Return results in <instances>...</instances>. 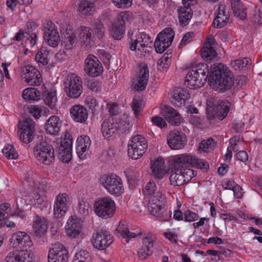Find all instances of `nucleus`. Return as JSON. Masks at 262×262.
Returning a JSON list of instances; mask_svg holds the SVG:
<instances>
[{
    "instance_id": "nucleus-1",
    "label": "nucleus",
    "mask_w": 262,
    "mask_h": 262,
    "mask_svg": "<svg viewBox=\"0 0 262 262\" xmlns=\"http://www.w3.org/2000/svg\"><path fill=\"white\" fill-rule=\"evenodd\" d=\"M209 72L208 66L205 63H200L193 67L186 76L185 84L190 89H196L203 86L207 78L210 83L215 84L221 90L231 89L234 84L232 73L223 63L211 67Z\"/></svg>"
},
{
    "instance_id": "nucleus-2",
    "label": "nucleus",
    "mask_w": 262,
    "mask_h": 262,
    "mask_svg": "<svg viewBox=\"0 0 262 262\" xmlns=\"http://www.w3.org/2000/svg\"><path fill=\"white\" fill-rule=\"evenodd\" d=\"M34 155L37 159L42 163L50 165L54 161V150L52 146L46 141H42L36 144L33 148Z\"/></svg>"
},
{
    "instance_id": "nucleus-3",
    "label": "nucleus",
    "mask_w": 262,
    "mask_h": 262,
    "mask_svg": "<svg viewBox=\"0 0 262 262\" xmlns=\"http://www.w3.org/2000/svg\"><path fill=\"white\" fill-rule=\"evenodd\" d=\"M102 185L111 194L119 196L124 192L122 181L116 174L103 175L100 178Z\"/></svg>"
},
{
    "instance_id": "nucleus-4",
    "label": "nucleus",
    "mask_w": 262,
    "mask_h": 262,
    "mask_svg": "<svg viewBox=\"0 0 262 262\" xmlns=\"http://www.w3.org/2000/svg\"><path fill=\"white\" fill-rule=\"evenodd\" d=\"M64 84V92L67 95L71 98H78L83 92L82 79L75 74L68 76Z\"/></svg>"
},
{
    "instance_id": "nucleus-5",
    "label": "nucleus",
    "mask_w": 262,
    "mask_h": 262,
    "mask_svg": "<svg viewBox=\"0 0 262 262\" xmlns=\"http://www.w3.org/2000/svg\"><path fill=\"white\" fill-rule=\"evenodd\" d=\"M148 145L145 138L140 135L132 138L128 144V156L132 159H138L145 152Z\"/></svg>"
},
{
    "instance_id": "nucleus-6",
    "label": "nucleus",
    "mask_w": 262,
    "mask_h": 262,
    "mask_svg": "<svg viewBox=\"0 0 262 262\" xmlns=\"http://www.w3.org/2000/svg\"><path fill=\"white\" fill-rule=\"evenodd\" d=\"M72 136L66 132L63 140L60 143H57L55 150L57 156L63 162L68 163L72 159Z\"/></svg>"
},
{
    "instance_id": "nucleus-7",
    "label": "nucleus",
    "mask_w": 262,
    "mask_h": 262,
    "mask_svg": "<svg viewBox=\"0 0 262 262\" xmlns=\"http://www.w3.org/2000/svg\"><path fill=\"white\" fill-rule=\"evenodd\" d=\"M94 210L96 214L103 219L111 217L115 213V202L109 197H104L96 201Z\"/></svg>"
},
{
    "instance_id": "nucleus-8",
    "label": "nucleus",
    "mask_w": 262,
    "mask_h": 262,
    "mask_svg": "<svg viewBox=\"0 0 262 262\" xmlns=\"http://www.w3.org/2000/svg\"><path fill=\"white\" fill-rule=\"evenodd\" d=\"M174 36V32L170 28L164 29L157 36L154 42L157 53H162L171 44Z\"/></svg>"
},
{
    "instance_id": "nucleus-9",
    "label": "nucleus",
    "mask_w": 262,
    "mask_h": 262,
    "mask_svg": "<svg viewBox=\"0 0 262 262\" xmlns=\"http://www.w3.org/2000/svg\"><path fill=\"white\" fill-rule=\"evenodd\" d=\"M18 134L20 139L25 143H30L34 138L35 122L30 118H26L18 124Z\"/></svg>"
},
{
    "instance_id": "nucleus-10",
    "label": "nucleus",
    "mask_w": 262,
    "mask_h": 262,
    "mask_svg": "<svg viewBox=\"0 0 262 262\" xmlns=\"http://www.w3.org/2000/svg\"><path fill=\"white\" fill-rule=\"evenodd\" d=\"M21 78L30 85H40L42 81L38 70L31 65H26L21 70Z\"/></svg>"
},
{
    "instance_id": "nucleus-11",
    "label": "nucleus",
    "mask_w": 262,
    "mask_h": 262,
    "mask_svg": "<svg viewBox=\"0 0 262 262\" xmlns=\"http://www.w3.org/2000/svg\"><path fill=\"white\" fill-rule=\"evenodd\" d=\"M43 38L46 42L52 47L58 45L60 41L59 34L55 24L48 21L45 25L43 28Z\"/></svg>"
},
{
    "instance_id": "nucleus-12",
    "label": "nucleus",
    "mask_w": 262,
    "mask_h": 262,
    "mask_svg": "<svg viewBox=\"0 0 262 262\" xmlns=\"http://www.w3.org/2000/svg\"><path fill=\"white\" fill-rule=\"evenodd\" d=\"M84 71L90 76L95 77L103 72V67L98 59L95 56L89 55L84 61Z\"/></svg>"
},
{
    "instance_id": "nucleus-13",
    "label": "nucleus",
    "mask_w": 262,
    "mask_h": 262,
    "mask_svg": "<svg viewBox=\"0 0 262 262\" xmlns=\"http://www.w3.org/2000/svg\"><path fill=\"white\" fill-rule=\"evenodd\" d=\"M69 258V252L60 243L54 245L48 253V262H67Z\"/></svg>"
},
{
    "instance_id": "nucleus-14",
    "label": "nucleus",
    "mask_w": 262,
    "mask_h": 262,
    "mask_svg": "<svg viewBox=\"0 0 262 262\" xmlns=\"http://www.w3.org/2000/svg\"><path fill=\"white\" fill-rule=\"evenodd\" d=\"M69 197L66 193H60L56 196L54 204V215L57 219L63 216L69 209Z\"/></svg>"
},
{
    "instance_id": "nucleus-15",
    "label": "nucleus",
    "mask_w": 262,
    "mask_h": 262,
    "mask_svg": "<svg viewBox=\"0 0 262 262\" xmlns=\"http://www.w3.org/2000/svg\"><path fill=\"white\" fill-rule=\"evenodd\" d=\"M167 140L168 146L173 150L183 149L187 143L185 134L178 130L170 131Z\"/></svg>"
},
{
    "instance_id": "nucleus-16",
    "label": "nucleus",
    "mask_w": 262,
    "mask_h": 262,
    "mask_svg": "<svg viewBox=\"0 0 262 262\" xmlns=\"http://www.w3.org/2000/svg\"><path fill=\"white\" fill-rule=\"evenodd\" d=\"M10 240L14 248L21 250H28L33 245L29 235L25 232L18 231L14 233Z\"/></svg>"
},
{
    "instance_id": "nucleus-17",
    "label": "nucleus",
    "mask_w": 262,
    "mask_h": 262,
    "mask_svg": "<svg viewBox=\"0 0 262 262\" xmlns=\"http://www.w3.org/2000/svg\"><path fill=\"white\" fill-rule=\"evenodd\" d=\"M113 242V237L108 231L101 230L93 236L92 242L93 246L98 249H105Z\"/></svg>"
},
{
    "instance_id": "nucleus-18",
    "label": "nucleus",
    "mask_w": 262,
    "mask_h": 262,
    "mask_svg": "<svg viewBox=\"0 0 262 262\" xmlns=\"http://www.w3.org/2000/svg\"><path fill=\"white\" fill-rule=\"evenodd\" d=\"M197 157L188 154L176 155L172 160V165L174 169L183 168L187 165H197Z\"/></svg>"
},
{
    "instance_id": "nucleus-19",
    "label": "nucleus",
    "mask_w": 262,
    "mask_h": 262,
    "mask_svg": "<svg viewBox=\"0 0 262 262\" xmlns=\"http://www.w3.org/2000/svg\"><path fill=\"white\" fill-rule=\"evenodd\" d=\"M35 257L29 250L9 252L5 258L6 262H32Z\"/></svg>"
},
{
    "instance_id": "nucleus-20",
    "label": "nucleus",
    "mask_w": 262,
    "mask_h": 262,
    "mask_svg": "<svg viewBox=\"0 0 262 262\" xmlns=\"http://www.w3.org/2000/svg\"><path fill=\"white\" fill-rule=\"evenodd\" d=\"M212 25L215 28H222L227 24L229 19V12L226 5L221 4L218 7Z\"/></svg>"
},
{
    "instance_id": "nucleus-21",
    "label": "nucleus",
    "mask_w": 262,
    "mask_h": 262,
    "mask_svg": "<svg viewBox=\"0 0 262 262\" xmlns=\"http://www.w3.org/2000/svg\"><path fill=\"white\" fill-rule=\"evenodd\" d=\"M148 210L152 215L163 221H167L171 217V212L165 208V205L148 204Z\"/></svg>"
},
{
    "instance_id": "nucleus-22",
    "label": "nucleus",
    "mask_w": 262,
    "mask_h": 262,
    "mask_svg": "<svg viewBox=\"0 0 262 262\" xmlns=\"http://www.w3.org/2000/svg\"><path fill=\"white\" fill-rule=\"evenodd\" d=\"M76 152L80 159H84L88 153V150L91 144V141L86 135L81 136L76 141Z\"/></svg>"
},
{
    "instance_id": "nucleus-23",
    "label": "nucleus",
    "mask_w": 262,
    "mask_h": 262,
    "mask_svg": "<svg viewBox=\"0 0 262 262\" xmlns=\"http://www.w3.org/2000/svg\"><path fill=\"white\" fill-rule=\"evenodd\" d=\"M177 12L181 25H186L192 16L193 12L190 3L183 2L182 6L178 7Z\"/></svg>"
},
{
    "instance_id": "nucleus-24",
    "label": "nucleus",
    "mask_w": 262,
    "mask_h": 262,
    "mask_svg": "<svg viewBox=\"0 0 262 262\" xmlns=\"http://www.w3.org/2000/svg\"><path fill=\"white\" fill-rule=\"evenodd\" d=\"M155 239L151 236H147L143 239V245L139 249L138 254L141 259H146L153 252Z\"/></svg>"
},
{
    "instance_id": "nucleus-25",
    "label": "nucleus",
    "mask_w": 262,
    "mask_h": 262,
    "mask_svg": "<svg viewBox=\"0 0 262 262\" xmlns=\"http://www.w3.org/2000/svg\"><path fill=\"white\" fill-rule=\"evenodd\" d=\"M125 31V21L122 16H119L117 21L112 24L111 35L116 40H121L123 37Z\"/></svg>"
},
{
    "instance_id": "nucleus-26",
    "label": "nucleus",
    "mask_w": 262,
    "mask_h": 262,
    "mask_svg": "<svg viewBox=\"0 0 262 262\" xmlns=\"http://www.w3.org/2000/svg\"><path fill=\"white\" fill-rule=\"evenodd\" d=\"M189 98V94L186 90L178 88L173 92L171 101L175 106L181 107L185 105L186 100Z\"/></svg>"
},
{
    "instance_id": "nucleus-27",
    "label": "nucleus",
    "mask_w": 262,
    "mask_h": 262,
    "mask_svg": "<svg viewBox=\"0 0 262 262\" xmlns=\"http://www.w3.org/2000/svg\"><path fill=\"white\" fill-rule=\"evenodd\" d=\"M92 30L88 27L82 26L79 29V38L81 45L86 48L91 47L94 43Z\"/></svg>"
},
{
    "instance_id": "nucleus-28",
    "label": "nucleus",
    "mask_w": 262,
    "mask_h": 262,
    "mask_svg": "<svg viewBox=\"0 0 262 262\" xmlns=\"http://www.w3.org/2000/svg\"><path fill=\"white\" fill-rule=\"evenodd\" d=\"M72 119L76 122L83 123L88 117L87 110L82 105H75L70 109Z\"/></svg>"
},
{
    "instance_id": "nucleus-29",
    "label": "nucleus",
    "mask_w": 262,
    "mask_h": 262,
    "mask_svg": "<svg viewBox=\"0 0 262 262\" xmlns=\"http://www.w3.org/2000/svg\"><path fill=\"white\" fill-rule=\"evenodd\" d=\"M162 114L171 125H179L180 124V115L172 107L169 106H164L162 110Z\"/></svg>"
},
{
    "instance_id": "nucleus-30",
    "label": "nucleus",
    "mask_w": 262,
    "mask_h": 262,
    "mask_svg": "<svg viewBox=\"0 0 262 262\" xmlns=\"http://www.w3.org/2000/svg\"><path fill=\"white\" fill-rule=\"evenodd\" d=\"M66 227L67 234L72 237H76L81 232V224L77 219L70 218Z\"/></svg>"
},
{
    "instance_id": "nucleus-31",
    "label": "nucleus",
    "mask_w": 262,
    "mask_h": 262,
    "mask_svg": "<svg viewBox=\"0 0 262 262\" xmlns=\"http://www.w3.org/2000/svg\"><path fill=\"white\" fill-rule=\"evenodd\" d=\"M47 230V224L45 219L36 215L33 224V235L40 237L46 232Z\"/></svg>"
},
{
    "instance_id": "nucleus-32",
    "label": "nucleus",
    "mask_w": 262,
    "mask_h": 262,
    "mask_svg": "<svg viewBox=\"0 0 262 262\" xmlns=\"http://www.w3.org/2000/svg\"><path fill=\"white\" fill-rule=\"evenodd\" d=\"M97 0H80L78 10L82 16H90L95 11V3Z\"/></svg>"
},
{
    "instance_id": "nucleus-33",
    "label": "nucleus",
    "mask_w": 262,
    "mask_h": 262,
    "mask_svg": "<svg viewBox=\"0 0 262 262\" xmlns=\"http://www.w3.org/2000/svg\"><path fill=\"white\" fill-rule=\"evenodd\" d=\"M61 126V123L58 117L52 116L46 123V129L47 132L50 134L56 135L59 133Z\"/></svg>"
},
{
    "instance_id": "nucleus-34",
    "label": "nucleus",
    "mask_w": 262,
    "mask_h": 262,
    "mask_svg": "<svg viewBox=\"0 0 262 262\" xmlns=\"http://www.w3.org/2000/svg\"><path fill=\"white\" fill-rule=\"evenodd\" d=\"M234 16L241 20L247 16L246 8L241 3V0H230Z\"/></svg>"
},
{
    "instance_id": "nucleus-35",
    "label": "nucleus",
    "mask_w": 262,
    "mask_h": 262,
    "mask_svg": "<svg viewBox=\"0 0 262 262\" xmlns=\"http://www.w3.org/2000/svg\"><path fill=\"white\" fill-rule=\"evenodd\" d=\"M164 163L163 159H158L152 164V172L155 178L162 179L166 173Z\"/></svg>"
},
{
    "instance_id": "nucleus-36",
    "label": "nucleus",
    "mask_w": 262,
    "mask_h": 262,
    "mask_svg": "<svg viewBox=\"0 0 262 262\" xmlns=\"http://www.w3.org/2000/svg\"><path fill=\"white\" fill-rule=\"evenodd\" d=\"M116 232L118 236H121L126 239H130L136 237L140 233L136 234L134 232H131L129 231L128 225L125 221L120 222L118 227L116 229Z\"/></svg>"
},
{
    "instance_id": "nucleus-37",
    "label": "nucleus",
    "mask_w": 262,
    "mask_h": 262,
    "mask_svg": "<svg viewBox=\"0 0 262 262\" xmlns=\"http://www.w3.org/2000/svg\"><path fill=\"white\" fill-rule=\"evenodd\" d=\"M231 103L227 100H224L219 102L216 106V117L220 120H222L227 115Z\"/></svg>"
},
{
    "instance_id": "nucleus-38",
    "label": "nucleus",
    "mask_w": 262,
    "mask_h": 262,
    "mask_svg": "<svg viewBox=\"0 0 262 262\" xmlns=\"http://www.w3.org/2000/svg\"><path fill=\"white\" fill-rule=\"evenodd\" d=\"M101 132L103 136L109 139L116 132V126L108 120H104L101 125Z\"/></svg>"
},
{
    "instance_id": "nucleus-39",
    "label": "nucleus",
    "mask_w": 262,
    "mask_h": 262,
    "mask_svg": "<svg viewBox=\"0 0 262 262\" xmlns=\"http://www.w3.org/2000/svg\"><path fill=\"white\" fill-rule=\"evenodd\" d=\"M42 97L46 104L48 105L51 109H53L55 107L57 99L56 91L54 89L45 91L42 95Z\"/></svg>"
},
{
    "instance_id": "nucleus-40",
    "label": "nucleus",
    "mask_w": 262,
    "mask_h": 262,
    "mask_svg": "<svg viewBox=\"0 0 262 262\" xmlns=\"http://www.w3.org/2000/svg\"><path fill=\"white\" fill-rule=\"evenodd\" d=\"M202 57L207 61L210 62L215 60L216 58L217 53L212 47L204 46L201 50Z\"/></svg>"
},
{
    "instance_id": "nucleus-41",
    "label": "nucleus",
    "mask_w": 262,
    "mask_h": 262,
    "mask_svg": "<svg viewBox=\"0 0 262 262\" xmlns=\"http://www.w3.org/2000/svg\"><path fill=\"white\" fill-rule=\"evenodd\" d=\"M22 96L26 100H38L40 98V93L35 88H29L24 90Z\"/></svg>"
},
{
    "instance_id": "nucleus-42",
    "label": "nucleus",
    "mask_w": 262,
    "mask_h": 262,
    "mask_svg": "<svg viewBox=\"0 0 262 262\" xmlns=\"http://www.w3.org/2000/svg\"><path fill=\"white\" fill-rule=\"evenodd\" d=\"M175 169L176 170V171L172 173L169 177L171 184L175 186H181L186 183L185 180V179H184L183 174L182 173V170H181L180 169Z\"/></svg>"
},
{
    "instance_id": "nucleus-43",
    "label": "nucleus",
    "mask_w": 262,
    "mask_h": 262,
    "mask_svg": "<svg viewBox=\"0 0 262 262\" xmlns=\"http://www.w3.org/2000/svg\"><path fill=\"white\" fill-rule=\"evenodd\" d=\"M49 52L46 48L42 47L35 56L36 61L42 66L48 64L49 58Z\"/></svg>"
},
{
    "instance_id": "nucleus-44",
    "label": "nucleus",
    "mask_w": 262,
    "mask_h": 262,
    "mask_svg": "<svg viewBox=\"0 0 262 262\" xmlns=\"http://www.w3.org/2000/svg\"><path fill=\"white\" fill-rule=\"evenodd\" d=\"M22 37H26L29 40L31 46L33 47L36 43L37 35L35 33L29 34L27 33H25L23 30H20L13 37V40L20 41Z\"/></svg>"
},
{
    "instance_id": "nucleus-45",
    "label": "nucleus",
    "mask_w": 262,
    "mask_h": 262,
    "mask_svg": "<svg viewBox=\"0 0 262 262\" xmlns=\"http://www.w3.org/2000/svg\"><path fill=\"white\" fill-rule=\"evenodd\" d=\"M250 64L251 60L248 58H239L231 62V66L235 71H241Z\"/></svg>"
},
{
    "instance_id": "nucleus-46",
    "label": "nucleus",
    "mask_w": 262,
    "mask_h": 262,
    "mask_svg": "<svg viewBox=\"0 0 262 262\" xmlns=\"http://www.w3.org/2000/svg\"><path fill=\"white\" fill-rule=\"evenodd\" d=\"M77 39L74 34H67L62 41V45L66 50H71L76 45Z\"/></svg>"
},
{
    "instance_id": "nucleus-47",
    "label": "nucleus",
    "mask_w": 262,
    "mask_h": 262,
    "mask_svg": "<svg viewBox=\"0 0 262 262\" xmlns=\"http://www.w3.org/2000/svg\"><path fill=\"white\" fill-rule=\"evenodd\" d=\"M72 262H92V260L89 252L81 250L76 253Z\"/></svg>"
},
{
    "instance_id": "nucleus-48",
    "label": "nucleus",
    "mask_w": 262,
    "mask_h": 262,
    "mask_svg": "<svg viewBox=\"0 0 262 262\" xmlns=\"http://www.w3.org/2000/svg\"><path fill=\"white\" fill-rule=\"evenodd\" d=\"M10 209V204L3 203L0 205V228L5 224L8 212Z\"/></svg>"
},
{
    "instance_id": "nucleus-49",
    "label": "nucleus",
    "mask_w": 262,
    "mask_h": 262,
    "mask_svg": "<svg viewBox=\"0 0 262 262\" xmlns=\"http://www.w3.org/2000/svg\"><path fill=\"white\" fill-rule=\"evenodd\" d=\"M137 38L135 39H131V41L129 44V49L132 51H139L141 53V56H145L147 53H148V51L145 48L141 47V42H137Z\"/></svg>"
},
{
    "instance_id": "nucleus-50",
    "label": "nucleus",
    "mask_w": 262,
    "mask_h": 262,
    "mask_svg": "<svg viewBox=\"0 0 262 262\" xmlns=\"http://www.w3.org/2000/svg\"><path fill=\"white\" fill-rule=\"evenodd\" d=\"M2 152L8 159H16L18 157V155L13 146L11 144H8L2 150Z\"/></svg>"
},
{
    "instance_id": "nucleus-51",
    "label": "nucleus",
    "mask_w": 262,
    "mask_h": 262,
    "mask_svg": "<svg viewBox=\"0 0 262 262\" xmlns=\"http://www.w3.org/2000/svg\"><path fill=\"white\" fill-rule=\"evenodd\" d=\"M93 30L95 32V34L99 39L102 38L105 35V28L103 25L99 20H96L94 21Z\"/></svg>"
},
{
    "instance_id": "nucleus-52",
    "label": "nucleus",
    "mask_w": 262,
    "mask_h": 262,
    "mask_svg": "<svg viewBox=\"0 0 262 262\" xmlns=\"http://www.w3.org/2000/svg\"><path fill=\"white\" fill-rule=\"evenodd\" d=\"M157 186L153 181H149L143 189L142 192L144 195L150 196L156 193Z\"/></svg>"
},
{
    "instance_id": "nucleus-53",
    "label": "nucleus",
    "mask_w": 262,
    "mask_h": 262,
    "mask_svg": "<svg viewBox=\"0 0 262 262\" xmlns=\"http://www.w3.org/2000/svg\"><path fill=\"white\" fill-rule=\"evenodd\" d=\"M214 146V140L210 138L206 140H203L199 146V149L204 152H209L213 149Z\"/></svg>"
},
{
    "instance_id": "nucleus-54",
    "label": "nucleus",
    "mask_w": 262,
    "mask_h": 262,
    "mask_svg": "<svg viewBox=\"0 0 262 262\" xmlns=\"http://www.w3.org/2000/svg\"><path fill=\"white\" fill-rule=\"evenodd\" d=\"M164 198L162 193L157 191L155 194L148 196V204H156L164 205Z\"/></svg>"
},
{
    "instance_id": "nucleus-55",
    "label": "nucleus",
    "mask_w": 262,
    "mask_h": 262,
    "mask_svg": "<svg viewBox=\"0 0 262 262\" xmlns=\"http://www.w3.org/2000/svg\"><path fill=\"white\" fill-rule=\"evenodd\" d=\"M136 41L139 42H141V48L143 47L146 49L148 47H150L152 42L151 37L148 35L144 33H142L139 35L137 38Z\"/></svg>"
},
{
    "instance_id": "nucleus-56",
    "label": "nucleus",
    "mask_w": 262,
    "mask_h": 262,
    "mask_svg": "<svg viewBox=\"0 0 262 262\" xmlns=\"http://www.w3.org/2000/svg\"><path fill=\"white\" fill-rule=\"evenodd\" d=\"M124 173L128 182L134 181L139 176L137 171L133 167L126 168L124 171Z\"/></svg>"
},
{
    "instance_id": "nucleus-57",
    "label": "nucleus",
    "mask_w": 262,
    "mask_h": 262,
    "mask_svg": "<svg viewBox=\"0 0 262 262\" xmlns=\"http://www.w3.org/2000/svg\"><path fill=\"white\" fill-rule=\"evenodd\" d=\"M43 111L42 107L39 105H31L29 108V113L35 119H38Z\"/></svg>"
},
{
    "instance_id": "nucleus-58",
    "label": "nucleus",
    "mask_w": 262,
    "mask_h": 262,
    "mask_svg": "<svg viewBox=\"0 0 262 262\" xmlns=\"http://www.w3.org/2000/svg\"><path fill=\"white\" fill-rule=\"evenodd\" d=\"M184 221L189 222L195 221L199 218L198 213L192 212L190 210H187L184 212Z\"/></svg>"
},
{
    "instance_id": "nucleus-59",
    "label": "nucleus",
    "mask_w": 262,
    "mask_h": 262,
    "mask_svg": "<svg viewBox=\"0 0 262 262\" xmlns=\"http://www.w3.org/2000/svg\"><path fill=\"white\" fill-rule=\"evenodd\" d=\"M86 85L89 89L96 93H98L101 90V83L97 80H88Z\"/></svg>"
},
{
    "instance_id": "nucleus-60",
    "label": "nucleus",
    "mask_w": 262,
    "mask_h": 262,
    "mask_svg": "<svg viewBox=\"0 0 262 262\" xmlns=\"http://www.w3.org/2000/svg\"><path fill=\"white\" fill-rule=\"evenodd\" d=\"M139 78L145 79L148 80L149 71L147 65L145 63H141L140 64V70L139 73Z\"/></svg>"
},
{
    "instance_id": "nucleus-61",
    "label": "nucleus",
    "mask_w": 262,
    "mask_h": 262,
    "mask_svg": "<svg viewBox=\"0 0 262 262\" xmlns=\"http://www.w3.org/2000/svg\"><path fill=\"white\" fill-rule=\"evenodd\" d=\"M159 69L162 68H167L169 65V57L168 54H164L162 57L159 59L157 62Z\"/></svg>"
},
{
    "instance_id": "nucleus-62",
    "label": "nucleus",
    "mask_w": 262,
    "mask_h": 262,
    "mask_svg": "<svg viewBox=\"0 0 262 262\" xmlns=\"http://www.w3.org/2000/svg\"><path fill=\"white\" fill-rule=\"evenodd\" d=\"M133 0H113V3L118 8H126L130 7Z\"/></svg>"
},
{
    "instance_id": "nucleus-63",
    "label": "nucleus",
    "mask_w": 262,
    "mask_h": 262,
    "mask_svg": "<svg viewBox=\"0 0 262 262\" xmlns=\"http://www.w3.org/2000/svg\"><path fill=\"white\" fill-rule=\"evenodd\" d=\"M142 102L140 100H138L136 98H134L133 103H132V108L134 111L135 115L137 116H138L139 113L142 110Z\"/></svg>"
},
{
    "instance_id": "nucleus-64",
    "label": "nucleus",
    "mask_w": 262,
    "mask_h": 262,
    "mask_svg": "<svg viewBox=\"0 0 262 262\" xmlns=\"http://www.w3.org/2000/svg\"><path fill=\"white\" fill-rule=\"evenodd\" d=\"M151 122L153 124L161 128L164 127L167 125L166 122L164 119L158 116L152 117L151 118Z\"/></svg>"
}]
</instances>
